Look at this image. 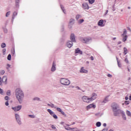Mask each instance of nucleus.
Segmentation results:
<instances>
[{"instance_id": "20e7f679", "label": "nucleus", "mask_w": 131, "mask_h": 131, "mask_svg": "<svg viewBox=\"0 0 131 131\" xmlns=\"http://www.w3.org/2000/svg\"><path fill=\"white\" fill-rule=\"evenodd\" d=\"M70 125L67 124V126H64V128L67 130H73V131H78V129L77 127L71 128L69 127Z\"/></svg>"}, {"instance_id": "2eb2a0df", "label": "nucleus", "mask_w": 131, "mask_h": 131, "mask_svg": "<svg viewBox=\"0 0 131 131\" xmlns=\"http://www.w3.org/2000/svg\"><path fill=\"white\" fill-rule=\"evenodd\" d=\"M75 53L76 54H80V55H82V51L79 50V48H77L75 50Z\"/></svg>"}, {"instance_id": "4c0bfd02", "label": "nucleus", "mask_w": 131, "mask_h": 131, "mask_svg": "<svg viewBox=\"0 0 131 131\" xmlns=\"http://www.w3.org/2000/svg\"><path fill=\"white\" fill-rule=\"evenodd\" d=\"M29 117H30V118H34L35 117L34 115H29Z\"/></svg>"}, {"instance_id": "0e129e2a", "label": "nucleus", "mask_w": 131, "mask_h": 131, "mask_svg": "<svg viewBox=\"0 0 131 131\" xmlns=\"http://www.w3.org/2000/svg\"><path fill=\"white\" fill-rule=\"evenodd\" d=\"M48 106H50L51 107V104H48Z\"/></svg>"}, {"instance_id": "774afa93", "label": "nucleus", "mask_w": 131, "mask_h": 131, "mask_svg": "<svg viewBox=\"0 0 131 131\" xmlns=\"http://www.w3.org/2000/svg\"><path fill=\"white\" fill-rule=\"evenodd\" d=\"M128 9H130V7H128Z\"/></svg>"}, {"instance_id": "bb28decb", "label": "nucleus", "mask_w": 131, "mask_h": 131, "mask_svg": "<svg viewBox=\"0 0 131 131\" xmlns=\"http://www.w3.org/2000/svg\"><path fill=\"white\" fill-rule=\"evenodd\" d=\"M101 125V122H97L96 124V126H97L98 127H100Z\"/></svg>"}, {"instance_id": "e433bc0d", "label": "nucleus", "mask_w": 131, "mask_h": 131, "mask_svg": "<svg viewBox=\"0 0 131 131\" xmlns=\"http://www.w3.org/2000/svg\"><path fill=\"white\" fill-rule=\"evenodd\" d=\"M126 33H127L126 30V29H124V32H123V35H126Z\"/></svg>"}, {"instance_id": "c9c22d12", "label": "nucleus", "mask_w": 131, "mask_h": 131, "mask_svg": "<svg viewBox=\"0 0 131 131\" xmlns=\"http://www.w3.org/2000/svg\"><path fill=\"white\" fill-rule=\"evenodd\" d=\"M0 74L1 75H4V74H5V71L4 70L1 71L0 72Z\"/></svg>"}, {"instance_id": "a19ab883", "label": "nucleus", "mask_w": 131, "mask_h": 131, "mask_svg": "<svg viewBox=\"0 0 131 131\" xmlns=\"http://www.w3.org/2000/svg\"><path fill=\"white\" fill-rule=\"evenodd\" d=\"M129 104V101H125V105H128Z\"/></svg>"}, {"instance_id": "864d4df0", "label": "nucleus", "mask_w": 131, "mask_h": 131, "mask_svg": "<svg viewBox=\"0 0 131 131\" xmlns=\"http://www.w3.org/2000/svg\"><path fill=\"white\" fill-rule=\"evenodd\" d=\"M10 67H11V65H10V64H7V69H9V68H10Z\"/></svg>"}, {"instance_id": "338daca9", "label": "nucleus", "mask_w": 131, "mask_h": 131, "mask_svg": "<svg viewBox=\"0 0 131 131\" xmlns=\"http://www.w3.org/2000/svg\"><path fill=\"white\" fill-rule=\"evenodd\" d=\"M109 131H113V130H112V129H110Z\"/></svg>"}, {"instance_id": "cd10ccee", "label": "nucleus", "mask_w": 131, "mask_h": 131, "mask_svg": "<svg viewBox=\"0 0 131 131\" xmlns=\"http://www.w3.org/2000/svg\"><path fill=\"white\" fill-rule=\"evenodd\" d=\"M89 4H91V5H93L94 3H95V0H88Z\"/></svg>"}, {"instance_id": "49530a36", "label": "nucleus", "mask_w": 131, "mask_h": 131, "mask_svg": "<svg viewBox=\"0 0 131 131\" xmlns=\"http://www.w3.org/2000/svg\"><path fill=\"white\" fill-rule=\"evenodd\" d=\"M13 17H15V16H17V12H13Z\"/></svg>"}, {"instance_id": "7ed1b4c3", "label": "nucleus", "mask_w": 131, "mask_h": 131, "mask_svg": "<svg viewBox=\"0 0 131 131\" xmlns=\"http://www.w3.org/2000/svg\"><path fill=\"white\" fill-rule=\"evenodd\" d=\"M82 101L85 103H91V98L86 96H84L82 97Z\"/></svg>"}, {"instance_id": "8fccbe9b", "label": "nucleus", "mask_w": 131, "mask_h": 131, "mask_svg": "<svg viewBox=\"0 0 131 131\" xmlns=\"http://www.w3.org/2000/svg\"><path fill=\"white\" fill-rule=\"evenodd\" d=\"M118 65L119 67H121V64L119 63V61H118Z\"/></svg>"}, {"instance_id": "4be33fe9", "label": "nucleus", "mask_w": 131, "mask_h": 131, "mask_svg": "<svg viewBox=\"0 0 131 131\" xmlns=\"http://www.w3.org/2000/svg\"><path fill=\"white\" fill-rule=\"evenodd\" d=\"M70 24H74V19L73 18H71L70 19V22H69Z\"/></svg>"}, {"instance_id": "69168bd1", "label": "nucleus", "mask_w": 131, "mask_h": 131, "mask_svg": "<svg viewBox=\"0 0 131 131\" xmlns=\"http://www.w3.org/2000/svg\"><path fill=\"white\" fill-rule=\"evenodd\" d=\"M75 124V122H73V123L72 124L73 125V124Z\"/></svg>"}, {"instance_id": "680f3d73", "label": "nucleus", "mask_w": 131, "mask_h": 131, "mask_svg": "<svg viewBox=\"0 0 131 131\" xmlns=\"http://www.w3.org/2000/svg\"><path fill=\"white\" fill-rule=\"evenodd\" d=\"M116 39V37L113 38V40H115Z\"/></svg>"}, {"instance_id": "5fc2aeb1", "label": "nucleus", "mask_w": 131, "mask_h": 131, "mask_svg": "<svg viewBox=\"0 0 131 131\" xmlns=\"http://www.w3.org/2000/svg\"><path fill=\"white\" fill-rule=\"evenodd\" d=\"M107 76H108V77H112V75L111 74H108L107 75Z\"/></svg>"}, {"instance_id": "c03bdc74", "label": "nucleus", "mask_w": 131, "mask_h": 131, "mask_svg": "<svg viewBox=\"0 0 131 131\" xmlns=\"http://www.w3.org/2000/svg\"><path fill=\"white\" fill-rule=\"evenodd\" d=\"M6 49H3V55H6Z\"/></svg>"}, {"instance_id": "052dcab7", "label": "nucleus", "mask_w": 131, "mask_h": 131, "mask_svg": "<svg viewBox=\"0 0 131 131\" xmlns=\"http://www.w3.org/2000/svg\"><path fill=\"white\" fill-rule=\"evenodd\" d=\"M16 3H17V4H19V0H16Z\"/></svg>"}, {"instance_id": "423d86ee", "label": "nucleus", "mask_w": 131, "mask_h": 131, "mask_svg": "<svg viewBox=\"0 0 131 131\" xmlns=\"http://www.w3.org/2000/svg\"><path fill=\"white\" fill-rule=\"evenodd\" d=\"M113 111H115V110L118 109L119 108V105H118L117 104L114 103L112 106Z\"/></svg>"}, {"instance_id": "37998d69", "label": "nucleus", "mask_w": 131, "mask_h": 131, "mask_svg": "<svg viewBox=\"0 0 131 131\" xmlns=\"http://www.w3.org/2000/svg\"><path fill=\"white\" fill-rule=\"evenodd\" d=\"M11 53V55L14 56V55H15V49H13V51H12Z\"/></svg>"}, {"instance_id": "393cba45", "label": "nucleus", "mask_w": 131, "mask_h": 131, "mask_svg": "<svg viewBox=\"0 0 131 131\" xmlns=\"http://www.w3.org/2000/svg\"><path fill=\"white\" fill-rule=\"evenodd\" d=\"M84 20H83V19H81L78 21V23L79 24H81V23H83V22H84Z\"/></svg>"}, {"instance_id": "b1692460", "label": "nucleus", "mask_w": 131, "mask_h": 131, "mask_svg": "<svg viewBox=\"0 0 131 131\" xmlns=\"http://www.w3.org/2000/svg\"><path fill=\"white\" fill-rule=\"evenodd\" d=\"M124 55H126V54H127V49L125 47L124 48Z\"/></svg>"}, {"instance_id": "2f4dec72", "label": "nucleus", "mask_w": 131, "mask_h": 131, "mask_svg": "<svg viewBox=\"0 0 131 131\" xmlns=\"http://www.w3.org/2000/svg\"><path fill=\"white\" fill-rule=\"evenodd\" d=\"M1 47L3 49H4V48H6V43H3L2 45H1Z\"/></svg>"}, {"instance_id": "4468645a", "label": "nucleus", "mask_w": 131, "mask_h": 131, "mask_svg": "<svg viewBox=\"0 0 131 131\" xmlns=\"http://www.w3.org/2000/svg\"><path fill=\"white\" fill-rule=\"evenodd\" d=\"M103 24H104V20H103V19L100 20L98 22V26L103 27V26H104Z\"/></svg>"}, {"instance_id": "f257e3e1", "label": "nucleus", "mask_w": 131, "mask_h": 131, "mask_svg": "<svg viewBox=\"0 0 131 131\" xmlns=\"http://www.w3.org/2000/svg\"><path fill=\"white\" fill-rule=\"evenodd\" d=\"M15 95L16 97V99H17L19 103H22L23 98H24V94L23 93V92H22V90H21V89L19 88L16 89Z\"/></svg>"}, {"instance_id": "6ab92c4d", "label": "nucleus", "mask_w": 131, "mask_h": 131, "mask_svg": "<svg viewBox=\"0 0 131 131\" xmlns=\"http://www.w3.org/2000/svg\"><path fill=\"white\" fill-rule=\"evenodd\" d=\"M71 40L72 41H75V36L74 35V34H72L71 35Z\"/></svg>"}, {"instance_id": "09e8293b", "label": "nucleus", "mask_w": 131, "mask_h": 131, "mask_svg": "<svg viewBox=\"0 0 131 131\" xmlns=\"http://www.w3.org/2000/svg\"><path fill=\"white\" fill-rule=\"evenodd\" d=\"M3 82H2V77H0V85H3Z\"/></svg>"}, {"instance_id": "f03ea898", "label": "nucleus", "mask_w": 131, "mask_h": 131, "mask_svg": "<svg viewBox=\"0 0 131 131\" xmlns=\"http://www.w3.org/2000/svg\"><path fill=\"white\" fill-rule=\"evenodd\" d=\"M60 82L61 84H63V85H69V84H70V81L65 78L61 79Z\"/></svg>"}, {"instance_id": "f704fd0d", "label": "nucleus", "mask_w": 131, "mask_h": 131, "mask_svg": "<svg viewBox=\"0 0 131 131\" xmlns=\"http://www.w3.org/2000/svg\"><path fill=\"white\" fill-rule=\"evenodd\" d=\"M10 14H11V11H8V12H7L6 16V17H9Z\"/></svg>"}, {"instance_id": "6e6d98bb", "label": "nucleus", "mask_w": 131, "mask_h": 131, "mask_svg": "<svg viewBox=\"0 0 131 131\" xmlns=\"http://www.w3.org/2000/svg\"><path fill=\"white\" fill-rule=\"evenodd\" d=\"M90 58H91V59L92 60V61H94V57L93 56H91Z\"/></svg>"}, {"instance_id": "473e14b6", "label": "nucleus", "mask_w": 131, "mask_h": 131, "mask_svg": "<svg viewBox=\"0 0 131 131\" xmlns=\"http://www.w3.org/2000/svg\"><path fill=\"white\" fill-rule=\"evenodd\" d=\"M52 116L55 119H58V116L56 114H54Z\"/></svg>"}, {"instance_id": "4d7b16f0", "label": "nucleus", "mask_w": 131, "mask_h": 131, "mask_svg": "<svg viewBox=\"0 0 131 131\" xmlns=\"http://www.w3.org/2000/svg\"><path fill=\"white\" fill-rule=\"evenodd\" d=\"M125 100H128V97L127 96H126V97H125Z\"/></svg>"}, {"instance_id": "39448f33", "label": "nucleus", "mask_w": 131, "mask_h": 131, "mask_svg": "<svg viewBox=\"0 0 131 131\" xmlns=\"http://www.w3.org/2000/svg\"><path fill=\"white\" fill-rule=\"evenodd\" d=\"M114 116H118L119 114H121V113H122V111H121L120 109H118L117 111H114Z\"/></svg>"}, {"instance_id": "bf43d9fd", "label": "nucleus", "mask_w": 131, "mask_h": 131, "mask_svg": "<svg viewBox=\"0 0 131 131\" xmlns=\"http://www.w3.org/2000/svg\"><path fill=\"white\" fill-rule=\"evenodd\" d=\"M103 126H106L107 124L106 123H104L103 124Z\"/></svg>"}, {"instance_id": "ddd939ff", "label": "nucleus", "mask_w": 131, "mask_h": 131, "mask_svg": "<svg viewBox=\"0 0 131 131\" xmlns=\"http://www.w3.org/2000/svg\"><path fill=\"white\" fill-rule=\"evenodd\" d=\"M67 46L68 48H69V49H70V48H71L72 46H73V43H72V41H69L67 43Z\"/></svg>"}, {"instance_id": "58836bf2", "label": "nucleus", "mask_w": 131, "mask_h": 131, "mask_svg": "<svg viewBox=\"0 0 131 131\" xmlns=\"http://www.w3.org/2000/svg\"><path fill=\"white\" fill-rule=\"evenodd\" d=\"M0 94H1V95H3V94H4V90L2 89H0Z\"/></svg>"}, {"instance_id": "de8ad7c7", "label": "nucleus", "mask_w": 131, "mask_h": 131, "mask_svg": "<svg viewBox=\"0 0 131 131\" xmlns=\"http://www.w3.org/2000/svg\"><path fill=\"white\" fill-rule=\"evenodd\" d=\"M5 105H6V106H9V101H6V102H5Z\"/></svg>"}, {"instance_id": "6e6552de", "label": "nucleus", "mask_w": 131, "mask_h": 131, "mask_svg": "<svg viewBox=\"0 0 131 131\" xmlns=\"http://www.w3.org/2000/svg\"><path fill=\"white\" fill-rule=\"evenodd\" d=\"M98 95H97V94H96V93H93L92 95V97L90 98V100L91 101V102H93V101H94V100H96V99H97V97Z\"/></svg>"}, {"instance_id": "c756f323", "label": "nucleus", "mask_w": 131, "mask_h": 131, "mask_svg": "<svg viewBox=\"0 0 131 131\" xmlns=\"http://www.w3.org/2000/svg\"><path fill=\"white\" fill-rule=\"evenodd\" d=\"M11 54H9L8 57H7V59L9 61H11Z\"/></svg>"}, {"instance_id": "412c9836", "label": "nucleus", "mask_w": 131, "mask_h": 131, "mask_svg": "<svg viewBox=\"0 0 131 131\" xmlns=\"http://www.w3.org/2000/svg\"><path fill=\"white\" fill-rule=\"evenodd\" d=\"M47 111H48V112H49V113L50 114V115H51V116H53V115L55 114V113L53 111H52V110H51L50 109H48L47 110Z\"/></svg>"}, {"instance_id": "5701e85b", "label": "nucleus", "mask_w": 131, "mask_h": 131, "mask_svg": "<svg viewBox=\"0 0 131 131\" xmlns=\"http://www.w3.org/2000/svg\"><path fill=\"white\" fill-rule=\"evenodd\" d=\"M126 114H127V116L131 117V113L129 112V111H126Z\"/></svg>"}, {"instance_id": "1a4fd4ad", "label": "nucleus", "mask_w": 131, "mask_h": 131, "mask_svg": "<svg viewBox=\"0 0 131 131\" xmlns=\"http://www.w3.org/2000/svg\"><path fill=\"white\" fill-rule=\"evenodd\" d=\"M86 108H87V109H91V108H93L94 109H95V108H96V105H95L93 103L90 104L86 106Z\"/></svg>"}, {"instance_id": "a878e982", "label": "nucleus", "mask_w": 131, "mask_h": 131, "mask_svg": "<svg viewBox=\"0 0 131 131\" xmlns=\"http://www.w3.org/2000/svg\"><path fill=\"white\" fill-rule=\"evenodd\" d=\"M107 102H108V97H106L105 98H104L102 103H107Z\"/></svg>"}, {"instance_id": "dca6fc26", "label": "nucleus", "mask_w": 131, "mask_h": 131, "mask_svg": "<svg viewBox=\"0 0 131 131\" xmlns=\"http://www.w3.org/2000/svg\"><path fill=\"white\" fill-rule=\"evenodd\" d=\"M15 118L18 123H19V124H21V121H20V120L19 119V115L15 114Z\"/></svg>"}, {"instance_id": "f3484780", "label": "nucleus", "mask_w": 131, "mask_h": 131, "mask_svg": "<svg viewBox=\"0 0 131 131\" xmlns=\"http://www.w3.org/2000/svg\"><path fill=\"white\" fill-rule=\"evenodd\" d=\"M7 80H8V78H7V76H4L2 78L3 82H4L5 84H7Z\"/></svg>"}, {"instance_id": "0eeeda50", "label": "nucleus", "mask_w": 131, "mask_h": 131, "mask_svg": "<svg viewBox=\"0 0 131 131\" xmlns=\"http://www.w3.org/2000/svg\"><path fill=\"white\" fill-rule=\"evenodd\" d=\"M21 108L22 106L18 105L17 107H12V109H13V110H14L15 112H17V111H19V110H21Z\"/></svg>"}, {"instance_id": "a211bd4d", "label": "nucleus", "mask_w": 131, "mask_h": 131, "mask_svg": "<svg viewBox=\"0 0 131 131\" xmlns=\"http://www.w3.org/2000/svg\"><path fill=\"white\" fill-rule=\"evenodd\" d=\"M56 70V63L55 62H53V66L51 68V71H55Z\"/></svg>"}, {"instance_id": "603ef678", "label": "nucleus", "mask_w": 131, "mask_h": 131, "mask_svg": "<svg viewBox=\"0 0 131 131\" xmlns=\"http://www.w3.org/2000/svg\"><path fill=\"white\" fill-rule=\"evenodd\" d=\"M125 61L126 62V63H128V59H127V58H125Z\"/></svg>"}, {"instance_id": "3c124183", "label": "nucleus", "mask_w": 131, "mask_h": 131, "mask_svg": "<svg viewBox=\"0 0 131 131\" xmlns=\"http://www.w3.org/2000/svg\"><path fill=\"white\" fill-rule=\"evenodd\" d=\"M51 127H52V128H53V129H56V127L54 126V125H51Z\"/></svg>"}, {"instance_id": "79ce46f5", "label": "nucleus", "mask_w": 131, "mask_h": 131, "mask_svg": "<svg viewBox=\"0 0 131 131\" xmlns=\"http://www.w3.org/2000/svg\"><path fill=\"white\" fill-rule=\"evenodd\" d=\"M123 119H124V120H126V116H125V115H123Z\"/></svg>"}, {"instance_id": "9b49d317", "label": "nucleus", "mask_w": 131, "mask_h": 131, "mask_svg": "<svg viewBox=\"0 0 131 131\" xmlns=\"http://www.w3.org/2000/svg\"><path fill=\"white\" fill-rule=\"evenodd\" d=\"M56 110L58 111V112H60L62 115H64V116H66V115L65 114V113L62 111V109L60 107H56Z\"/></svg>"}, {"instance_id": "f8f14e48", "label": "nucleus", "mask_w": 131, "mask_h": 131, "mask_svg": "<svg viewBox=\"0 0 131 131\" xmlns=\"http://www.w3.org/2000/svg\"><path fill=\"white\" fill-rule=\"evenodd\" d=\"M80 73H88V70L84 69L83 67H82L80 70Z\"/></svg>"}, {"instance_id": "13d9d810", "label": "nucleus", "mask_w": 131, "mask_h": 131, "mask_svg": "<svg viewBox=\"0 0 131 131\" xmlns=\"http://www.w3.org/2000/svg\"><path fill=\"white\" fill-rule=\"evenodd\" d=\"M34 100H39V98L36 97V98H34Z\"/></svg>"}, {"instance_id": "72a5a7b5", "label": "nucleus", "mask_w": 131, "mask_h": 131, "mask_svg": "<svg viewBox=\"0 0 131 131\" xmlns=\"http://www.w3.org/2000/svg\"><path fill=\"white\" fill-rule=\"evenodd\" d=\"M7 95L8 96H11V91L10 90H8L7 92Z\"/></svg>"}, {"instance_id": "9d476101", "label": "nucleus", "mask_w": 131, "mask_h": 131, "mask_svg": "<svg viewBox=\"0 0 131 131\" xmlns=\"http://www.w3.org/2000/svg\"><path fill=\"white\" fill-rule=\"evenodd\" d=\"M82 6L84 10H89V9H90V7L89 6V5L86 3L83 4Z\"/></svg>"}, {"instance_id": "c85d7f7f", "label": "nucleus", "mask_w": 131, "mask_h": 131, "mask_svg": "<svg viewBox=\"0 0 131 131\" xmlns=\"http://www.w3.org/2000/svg\"><path fill=\"white\" fill-rule=\"evenodd\" d=\"M80 17H81V16L80 15H79V14L77 15L76 16V20H78L79 19V18H80Z\"/></svg>"}, {"instance_id": "a18cd8bd", "label": "nucleus", "mask_w": 131, "mask_h": 131, "mask_svg": "<svg viewBox=\"0 0 131 131\" xmlns=\"http://www.w3.org/2000/svg\"><path fill=\"white\" fill-rule=\"evenodd\" d=\"M5 99L6 101H8V100H9V96H6L5 97Z\"/></svg>"}, {"instance_id": "e2e57ef3", "label": "nucleus", "mask_w": 131, "mask_h": 131, "mask_svg": "<svg viewBox=\"0 0 131 131\" xmlns=\"http://www.w3.org/2000/svg\"><path fill=\"white\" fill-rule=\"evenodd\" d=\"M128 80H130V77L128 78Z\"/></svg>"}, {"instance_id": "aec40b11", "label": "nucleus", "mask_w": 131, "mask_h": 131, "mask_svg": "<svg viewBox=\"0 0 131 131\" xmlns=\"http://www.w3.org/2000/svg\"><path fill=\"white\" fill-rule=\"evenodd\" d=\"M92 39L91 38H85L83 39V42L86 43V42H89Z\"/></svg>"}, {"instance_id": "7c9ffc66", "label": "nucleus", "mask_w": 131, "mask_h": 131, "mask_svg": "<svg viewBox=\"0 0 131 131\" xmlns=\"http://www.w3.org/2000/svg\"><path fill=\"white\" fill-rule=\"evenodd\" d=\"M126 39H127V36L125 35L123 38V41H126Z\"/></svg>"}, {"instance_id": "ea45409f", "label": "nucleus", "mask_w": 131, "mask_h": 131, "mask_svg": "<svg viewBox=\"0 0 131 131\" xmlns=\"http://www.w3.org/2000/svg\"><path fill=\"white\" fill-rule=\"evenodd\" d=\"M50 107H51V108H57V107L55 106L54 104H51Z\"/></svg>"}]
</instances>
